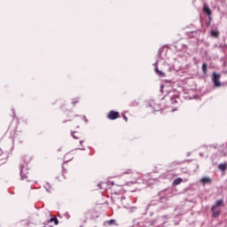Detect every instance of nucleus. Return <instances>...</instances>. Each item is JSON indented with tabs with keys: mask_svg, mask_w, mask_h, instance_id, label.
Wrapping results in <instances>:
<instances>
[{
	"mask_svg": "<svg viewBox=\"0 0 227 227\" xmlns=\"http://www.w3.org/2000/svg\"><path fill=\"white\" fill-rule=\"evenodd\" d=\"M72 159H74V156H72V154L70 153H67L64 157L65 162H70V160H72Z\"/></svg>",
	"mask_w": 227,
	"mask_h": 227,
	"instance_id": "10",
	"label": "nucleus"
},
{
	"mask_svg": "<svg viewBox=\"0 0 227 227\" xmlns=\"http://www.w3.org/2000/svg\"><path fill=\"white\" fill-rule=\"evenodd\" d=\"M82 143H84V141L81 140V141H80V145H82Z\"/></svg>",
	"mask_w": 227,
	"mask_h": 227,
	"instance_id": "21",
	"label": "nucleus"
},
{
	"mask_svg": "<svg viewBox=\"0 0 227 227\" xmlns=\"http://www.w3.org/2000/svg\"><path fill=\"white\" fill-rule=\"evenodd\" d=\"M123 120H124L125 121H129V118L127 117V115H123Z\"/></svg>",
	"mask_w": 227,
	"mask_h": 227,
	"instance_id": "17",
	"label": "nucleus"
},
{
	"mask_svg": "<svg viewBox=\"0 0 227 227\" xmlns=\"http://www.w3.org/2000/svg\"><path fill=\"white\" fill-rule=\"evenodd\" d=\"M20 173H21V175H24V168H21Z\"/></svg>",
	"mask_w": 227,
	"mask_h": 227,
	"instance_id": "20",
	"label": "nucleus"
},
{
	"mask_svg": "<svg viewBox=\"0 0 227 227\" xmlns=\"http://www.w3.org/2000/svg\"><path fill=\"white\" fill-rule=\"evenodd\" d=\"M72 136H73V137H74V139H79V133H77V132H73V133H72Z\"/></svg>",
	"mask_w": 227,
	"mask_h": 227,
	"instance_id": "16",
	"label": "nucleus"
},
{
	"mask_svg": "<svg viewBox=\"0 0 227 227\" xmlns=\"http://www.w3.org/2000/svg\"><path fill=\"white\" fill-rule=\"evenodd\" d=\"M182 182H184V179L177 177L173 181V185H180Z\"/></svg>",
	"mask_w": 227,
	"mask_h": 227,
	"instance_id": "11",
	"label": "nucleus"
},
{
	"mask_svg": "<svg viewBox=\"0 0 227 227\" xmlns=\"http://www.w3.org/2000/svg\"><path fill=\"white\" fill-rule=\"evenodd\" d=\"M219 79H221V74L214 73L213 82L216 88H219L221 86V82H219Z\"/></svg>",
	"mask_w": 227,
	"mask_h": 227,
	"instance_id": "3",
	"label": "nucleus"
},
{
	"mask_svg": "<svg viewBox=\"0 0 227 227\" xmlns=\"http://www.w3.org/2000/svg\"><path fill=\"white\" fill-rule=\"evenodd\" d=\"M224 203V200H219L212 206L211 210H215L216 208H221L222 205Z\"/></svg>",
	"mask_w": 227,
	"mask_h": 227,
	"instance_id": "6",
	"label": "nucleus"
},
{
	"mask_svg": "<svg viewBox=\"0 0 227 227\" xmlns=\"http://www.w3.org/2000/svg\"><path fill=\"white\" fill-rule=\"evenodd\" d=\"M200 184L205 187V185H210L212 184V177L204 176L200 179Z\"/></svg>",
	"mask_w": 227,
	"mask_h": 227,
	"instance_id": "5",
	"label": "nucleus"
},
{
	"mask_svg": "<svg viewBox=\"0 0 227 227\" xmlns=\"http://www.w3.org/2000/svg\"><path fill=\"white\" fill-rule=\"evenodd\" d=\"M106 118L108 120H118L120 118V113L112 110L107 114Z\"/></svg>",
	"mask_w": 227,
	"mask_h": 227,
	"instance_id": "2",
	"label": "nucleus"
},
{
	"mask_svg": "<svg viewBox=\"0 0 227 227\" xmlns=\"http://www.w3.org/2000/svg\"><path fill=\"white\" fill-rule=\"evenodd\" d=\"M9 157H10V154H8V153H2L0 154V166H3V164H6Z\"/></svg>",
	"mask_w": 227,
	"mask_h": 227,
	"instance_id": "4",
	"label": "nucleus"
},
{
	"mask_svg": "<svg viewBox=\"0 0 227 227\" xmlns=\"http://www.w3.org/2000/svg\"><path fill=\"white\" fill-rule=\"evenodd\" d=\"M156 74H158L160 77H166V74L160 70H159L158 67L155 68Z\"/></svg>",
	"mask_w": 227,
	"mask_h": 227,
	"instance_id": "12",
	"label": "nucleus"
},
{
	"mask_svg": "<svg viewBox=\"0 0 227 227\" xmlns=\"http://www.w3.org/2000/svg\"><path fill=\"white\" fill-rule=\"evenodd\" d=\"M211 35H213L214 38H217V36H219V31H217V30H212V31H211Z\"/></svg>",
	"mask_w": 227,
	"mask_h": 227,
	"instance_id": "13",
	"label": "nucleus"
},
{
	"mask_svg": "<svg viewBox=\"0 0 227 227\" xmlns=\"http://www.w3.org/2000/svg\"><path fill=\"white\" fill-rule=\"evenodd\" d=\"M213 212V217L217 218L221 215V208L211 210Z\"/></svg>",
	"mask_w": 227,
	"mask_h": 227,
	"instance_id": "8",
	"label": "nucleus"
},
{
	"mask_svg": "<svg viewBox=\"0 0 227 227\" xmlns=\"http://www.w3.org/2000/svg\"><path fill=\"white\" fill-rule=\"evenodd\" d=\"M202 72H203L204 74H207V63H204V64L202 65Z\"/></svg>",
	"mask_w": 227,
	"mask_h": 227,
	"instance_id": "15",
	"label": "nucleus"
},
{
	"mask_svg": "<svg viewBox=\"0 0 227 227\" xmlns=\"http://www.w3.org/2000/svg\"><path fill=\"white\" fill-rule=\"evenodd\" d=\"M80 150H84V148H80Z\"/></svg>",
	"mask_w": 227,
	"mask_h": 227,
	"instance_id": "22",
	"label": "nucleus"
},
{
	"mask_svg": "<svg viewBox=\"0 0 227 227\" xmlns=\"http://www.w3.org/2000/svg\"><path fill=\"white\" fill-rule=\"evenodd\" d=\"M50 223H54L56 225L59 224V221L56 217L51 218Z\"/></svg>",
	"mask_w": 227,
	"mask_h": 227,
	"instance_id": "14",
	"label": "nucleus"
},
{
	"mask_svg": "<svg viewBox=\"0 0 227 227\" xmlns=\"http://www.w3.org/2000/svg\"><path fill=\"white\" fill-rule=\"evenodd\" d=\"M202 13L204 15H207L208 24H210V22H212V9H210V7L207 4H204L202 7Z\"/></svg>",
	"mask_w": 227,
	"mask_h": 227,
	"instance_id": "1",
	"label": "nucleus"
},
{
	"mask_svg": "<svg viewBox=\"0 0 227 227\" xmlns=\"http://www.w3.org/2000/svg\"><path fill=\"white\" fill-rule=\"evenodd\" d=\"M218 169H220V171H226V169H227V163L226 162L220 163L218 165Z\"/></svg>",
	"mask_w": 227,
	"mask_h": 227,
	"instance_id": "9",
	"label": "nucleus"
},
{
	"mask_svg": "<svg viewBox=\"0 0 227 227\" xmlns=\"http://www.w3.org/2000/svg\"><path fill=\"white\" fill-rule=\"evenodd\" d=\"M108 223L109 224H113L114 223V220H110Z\"/></svg>",
	"mask_w": 227,
	"mask_h": 227,
	"instance_id": "19",
	"label": "nucleus"
},
{
	"mask_svg": "<svg viewBox=\"0 0 227 227\" xmlns=\"http://www.w3.org/2000/svg\"><path fill=\"white\" fill-rule=\"evenodd\" d=\"M112 192L114 194H121V192H123V188L116 185L114 188H113Z\"/></svg>",
	"mask_w": 227,
	"mask_h": 227,
	"instance_id": "7",
	"label": "nucleus"
},
{
	"mask_svg": "<svg viewBox=\"0 0 227 227\" xmlns=\"http://www.w3.org/2000/svg\"><path fill=\"white\" fill-rule=\"evenodd\" d=\"M72 104H79V99L73 101Z\"/></svg>",
	"mask_w": 227,
	"mask_h": 227,
	"instance_id": "18",
	"label": "nucleus"
}]
</instances>
